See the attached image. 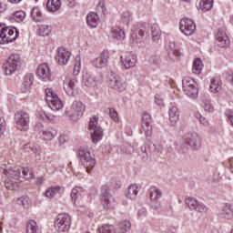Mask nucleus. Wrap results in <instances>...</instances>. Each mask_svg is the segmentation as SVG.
I'll return each mask as SVG.
<instances>
[{
	"label": "nucleus",
	"mask_w": 233,
	"mask_h": 233,
	"mask_svg": "<svg viewBox=\"0 0 233 233\" xmlns=\"http://www.w3.org/2000/svg\"><path fill=\"white\" fill-rule=\"evenodd\" d=\"M4 174L7 177V179L5 181V188H8L9 190H14V188L17 187V184L21 179V167H8L4 170Z\"/></svg>",
	"instance_id": "obj_1"
},
{
	"label": "nucleus",
	"mask_w": 233,
	"mask_h": 233,
	"mask_svg": "<svg viewBox=\"0 0 233 233\" xmlns=\"http://www.w3.org/2000/svg\"><path fill=\"white\" fill-rule=\"evenodd\" d=\"M78 156L83 167H85V168L87 170V173L90 174V170L95 168L96 164L94 155H92L88 147H80L78 148Z\"/></svg>",
	"instance_id": "obj_2"
},
{
	"label": "nucleus",
	"mask_w": 233,
	"mask_h": 233,
	"mask_svg": "<svg viewBox=\"0 0 233 233\" xmlns=\"http://www.w3.org/2000/svg\"><path fill=\"white\" fill-rule=\"evenodd\" d=\"M182 86L184 94L190 97L191 99H198L199 96V89L198 88V83L190 76H186L182 80Z\"/></svg>",
	"instance_id": "obj_3"
},
{
	"label": "nucleus",
	"mask_w": 233,
	"mask_h": 233,
	"mask_svg": "<svg viewBox=\"0 0 233 233\" xmlns=\"http://www.w3.org/2000/svg\"><path fill=\"white\" fill-rule=\"evenodd\" d=\"M34 130L43 141H52L57 136V130L54 127H46L42 123L35 124Z\"/></svg>",
	"instance_id": "obj_4"
},
{
	"label": "nucleus",
	"mask_w": 233,
	"mask_h": 233,
	"mask_svg": "<svg viewBox=\"0 0 233 233\" xmlns=\"http://www.w3.org/2000/svg\"><path fill=\"white\" fill-rule=\"evenodd\" d=\"M19 37V30L15 27H5V24H2L0 29V44L12 43Z\"/></svg>",
	"instance_id": "obj_5"
},
{
	"label": "nucleus",
	"mask_w": 233,
	"mask_h": 233,
	"mask_svg": "<svg viewBox=\"0 0 233 233\" xmlns=\"http://www.w3.org/2000/svg\"><path fill=\"white\" fill-rule=\"evenodd\" d=\"M16 128L21 132H26L30 128V115L25 111L19 110L15 113Z\"/></svg>",
	"instance_id": "obj_6"
},
{
	"label": "nucleus",
	"mask_w": 233,
	"mask_h": 233,
	"mask_svg": "<svg viewBox=\"0 0 233 233\" xmlns=\"http://www.w3.org/2000/svg\"><path fill=\"white\" fill-rule=\"evenodd\" d=\"M85 113V104L79 100H75L69 111L66 112L69 116L71 121H79L81 117H83V114Z\"/></svg>",
	"instance_id": "obj_7"
},
{
	"label": "nucleus",
	"mask_w": 233,
	"mask_h": 233,
	"mask_svg": "<svg viewBox=\"0 0 233 233\" xmlns=\"http://www.w3.org/2000/svg\"><path fill=\"white\" fill-rule=\"evenodd\" d=\"M46 101L51 110L56 112L57 110H61V108H63V101H61V98H59L57 94L54 93L52 89H46Z\"/></svg>",
	"instance_id": "obj_8"
},
{
	"label": "nucleus",
	"mask_w": 233,
	"mask_h": 233,
	"mask_svg": "<svg viewBox=\"0 0 233 233\" xmlns=\"http://www.w3.org/2000/svg\"><path fill=\"white\" fill-rule=\"evenodd\" d=\"M107 83L110 88L116 90V92H123L127 90V82L125 81V78L116 73H111L109 75Z\"/></svg>",
	"instance_id": "obj_9"
},
{
	"label": "nucleus",
	"mask_w": 233,
	"mask_h": 233,
	"mask_svg": "<svg viewBox=\"0 0 233 233\" xmlns=\"http://www.w3.org/2000/svg\"><path fill=\"white\" fill-rule=\"evenodd\" d=\"M21 65V56L19 55H12L4 65L5 76H12Z\"/></svg>",
	"instance_id": "obj_10"
},
{
	"label": "nucleus",
	"mask_w": 233,
	"mask_h": 233,
	"mask_svg": "<svg viewBox=\"0 0 233 233\" xmlns=\"http://www.w3.org/2000/svg\"><path fill=\"white\" fill-rule=\"evenodd\" d=\"M72 220L66 214H59L55 220V228L57 232H68Z\"/></svg>",
	"instance_id": "obj_11"
},
{
	"label": "nucleus",
	"mask_w": 233,
	"mask_h": 233,
	"mask_svg": "<svg viewBox=\"0 0 233 233\" xmlns=\"http://www.w3.org/2000/svg\"><path fill=\"white\" fill-rule=\"evenodd\" d=\"M120 61L124 70H130L131 68H136L137 56L136 54L127 53L121 56Z\"/></svg>",
	"instance_id": "obj_12"
},
{
	"label": "nucleus",
	"mask_w": 233,
	"mask_h": 233,
	"mask_svg": "<svg viewBox=\"0 0 233 233\" xmlns=\"http://www.w3.org/2000/svg\"><path fill=\"white\" fill-rule=\"evenodd\" d=\"M179 29L184 35H192L196 32V23L192 19L184 18L179 22Z\"/></svg>",
	"instance_id": "obj_13"
},
{
	"label": "nucleus",
	"mask_w": 233,
	"mask_h": 233,
	"mask_svg": "<svg viewBox=\"0 0 233 233\" xmlns=\"http://www.w3.org/2000/svg\"><path fill=\"white\" fill-rule=\"evenodd\" d=\"M186 205L190 208V210H195V212H199L200 214H205L208 210V208L205 206L202 202L198 201V199L187 197L186 198Z\"/></svg>",
	"instance_id": "obj_14"
},
{
	"label": "nucleus",
	"mask_w": 233,
	"mask_h": 233,
	"mask_svg": "<svg viewBox=\"0 0 233 233\" xmlns=\"http://www.w3.org/2000/svg\"><path fill=\"white\" fill-rule=\"evenodd\" d=\"M152 116L150 114L144 112L142 114V129L141 134H145L146 137L152 136Z\"/></svg>",
	"instance_id": "obj_15"
},
{
	"label": "nucleus",
	"mask_w": 233,
	"mask_h": 233,
	"mask_svg": "<svg viewBox=\"0 0 233 233\" xmlns=\"http://www.w3.org/2000/svg\"><path fill=\"white\" fill-rule=\"evenodd\" d=\"M77 83H78L77 78L65 76V78L63 79V86L67 96H74V92L77 90Z\"/></svg>",
	"instance_id": "obj_16"
},
{
	"label": "nucleus",
	"mask_w": 233,
	"mask_h": 233,
	"mask_svg": "<svg viewBox=\"0 0 233 233\" xmlns=\"http://www.w3.org/2000/svg\"><path fill=\"white\" fill-rule=\"evenodd\" d=\"M70 51L65 47H59L57 49V54L56 56V61L60 65V66H65L70 61Z\"/></svg>",
	"instance_id": "obj_17"
},
{
	"label": "nucleus",
	"mask_w": 233,
	"mask_h": 233,
	"mask_svg": "<svg viewBox=\"0 0 233 233\" xmlns=\"http://www.w3.org/2000/svg\"><path fill=\"white\" fill-rule=\"evenodd\" d=\"M36 76L42 81H50L52 73L50 72V66H48V64L44 63L38 66L36 69Z\"/></svg>",
	"instance_id": "obj_18"
},
{
	"label": "nucleus",
	"mask_w": 233,
	"mask_h": 233,
	"mask_svg": "<svg viewBox=\"0 0 233 233\" xmlns=\"http://www.w3.org/2000/svg\"><path fill=\"white\" fill-rule=\"evenodd\" d=\"M110 199H112V195L108 193V186H102L100 203L104 207V208H112V201Z\"/></svg>",
	"instance_id": "obj_19"
},
{
	"label": "nucleus",
	"mask_w": 233,
	"mask_h": 233,
	"mask_svg": "<svg viewBox=\"0 0 233 233\" xmlns=\"http://www.w3.org/2000/svg\"><path fill=\"white\" fill-rule=\"evenodd\" d=\"M109 54L107 51H102L100 56L93 60L92 65L95 68H105L108 65Z\"/></svg>",
	"instance_id": "obj_20"
},
{
	"label": "nucleus",
	"mask_w": 233,
	"mask_h": 233,
	"mask_svg": "<svg viewBox=\"0 0 233 233\" xmlns=\"http://www.w3.org/2000/svg\"><path fill=\"white\" fill-rule=\"evenodd\" d=\"M215 43L218 46H220V48H227L228 46H230V39H228V35H227L225 31L218 32Z\"/></svg>",
	"instance_id": "obj_21"
},
{
	"label": "nucleus",
	"mask_w": 233,
	"mask_h": 233,
	"mask_svg": "<svg viewBox=\"0 0 233 233\" xmlns=\"http://www.w3.org/2000/svg\"><path fill=\"white\" fill-rule=\"evenodd\" d=\"M82 80L84 85L88 88H92V86H96L97 83H99V77L88 73L83 72Z\"/></svg>",
	"instance_id": "obj_22"
},
{
	"label": "nucleus",
	"mask_w": 233,
	"mask_h": 233,
	"mask_svg": "<svg viewBox=\"0 0 233 233\" xmlns=\"http://www.w3.org/2000/svg\"><path fill=\"white\" fill-rule=\"evenodd\" d=\"M143 35H145V31L143 30L133 31L129 36L130 46H137V45L143 43Z\"/></svg>",
	"instance_id": "obj_23"
},
{
	"label": "nucleus",
	"mask_w": 233,
	"mask_h": 233,
	"mask_svg": "<svg viewBox=\"0 0 233 233\" xmlns=\"http://www.w3.org/2000/svg\"><path fill=\"white\" fill-rule=\"evenodd\" d=\"M187 143L193 150H198L201 147V138L198 133L188 134Z\"/></svg>",
	"instance_id": "obj_24"
},
{
	"label": "nucleus",
	"mask_w": 233,
	"mask_h": 233,
	"mask_svg": "<svg viewBox=\"0 0 233 233\" xmlns=\"http://www.w3.org/2000/svg\"><path fill=\"white\" fill-rule=\"evenodd\" d=\"M169 123L171 127H177V122L179 121V110L177 106H171L168 110Z\"/></svg>",
	"instance_id": "obj_25"
},
{
	"label": "nucleus",
	"mask_w": 233,
	"mask_h": 233,
	"mask_svg": "<svg viewBox=\"0 0 233 233\" xmlns=\"http://www.w3.org/2000/svg\"><path fill=\"white\" fill-rule=\"evenodd\" d=\"M100 23L99 15L96 12H90L86 15V25L89 28H97Z\"/></svg>",
	"instance_id": "obj_26"
},
{
	"label": "nucleus",
	"mask_w": 233,
	"mask_h": 233,
	"mask_svg": "<svg viewBox=\"0 0 233 233\" xmlns=\"http://www.w3.org/2000/svg\"><path fill=\"white\" fill-rule=\"evenodd\" d=\"M219 216L224 219H233V205L225 204L219 210Z\"/></svg>",
	"instance_id": "obj_27"
},
{
	"label": "nucleus",
	"mask_w": 233,
	"mask_h": 233,
	"mask_svg": "<svg viewBox=\"0 0 233 233\" xmlns=\"http://www.w3.org/2000/svg\"><path fill=\"white\" fill-rule=\"evenodd\" d=\"M168 57L171 59V61H177V59H179V56H181V52L179 51V47L176 46V44L171 43L169 45V49L167 51Z\"/></svg>",
	"instance_id": "obj_28"
},
{
	"label": "nucleus",
	"mask_w": 233,
	"mask_h": 233,
	"mask_svg": "<svg viewBox=\"0 0 233 233\" xmlns=\"http://www.w3.org/2000/svg\"><path fill=\"white\" fill-rule=\"evenodd\" d=\"M140 190H141L140 185L131 184L127 188V198H128L129 199H136Z\"/></svg>",
	"instance_id": "obj_29"
},
{
	"label": "nucleus",
	"mask_w": 233,
	"mask_h": 233,
	"mask_svg": "<svg viewBox=\"0 0 233 233\" xmlns=\"http://www.w3.org/2000/svg\"><path fill=\"white\" fill-rule=\"evenodd\" d=\"M34 79V76L32 74H27L23 77L22 81V92H28L32 88V84Z\"/></svg>",
	"instance_id": "obj_30"
},
{
	"label": "nucleus",
	"mask_w": 233,
	"mask_h": 233,
	"mask_svg": "<svg viewBox=\"0 0 233 233\" xmlns=\"http://www.w3.org/2000/svg\"><path fill=\"white\" fill-rule=\"evenodd\" d=\"M210 91L213 92V94H218V92H221L222 84H221V78L215 76L211 78V84H210Z\"/></svg>",
	"instance_id": "obj_31"
},
{
	"label": "nucleus",
	"mask_w": 233,
	"mask_h": 233,
	"mask_svg": "<svg viewBox=\"0 0 233 233\" xmlns=\"http://www.w3.org/2000/svg\"><path fill=\"white\" fill-rule=\"evenodd\" d=\"M62 192H65V187L56 186L49 187L46 191L45 195L46 198H49V199H52L53 198H56V194H62Z\"/></svg>",
	"instance_id": "obj_32"
},
{
	"label": "nucleus",
	"mask_w": 233,
	"mask_h": 233,
	"mask_svg": "<svg viewBox=\"0 0 233 233\" xmlns=\"http://www.w3.org/2000/svg\"><path fill=\"white\" fill-rule=\"evenodd\" d=\"M149 195H150V199L152 203H157V201L161 199L163 193L161 192V189L156 187H151L149 189Z\"/></svg>",
	"instance_id": "obj_33"
},
{
	"label": "nucleus",
	"mask_w": 233,
	"mask_h": 233,
	"mask_svg": "<svg viewBox=\"0 0 233 233\" xmlns=\"http://www.w3.org/2000/svg\"><path fill=\"white\" fill-rule=\"evenodd\" d=\"M17 205L23 207L25 210L32 208V199L28 196H22L17 199Z\"/></svg>",
	"instance_id": "obj_34"
},
{
	"label": "nucleus",
	"mask_w": 233,
	"mask_h": 233,
	"mask_svg": "<svg viewBox=\"0 0 233 233\" xmlns=\"http://www.w3.org/2000/svg\"><path fill=\"white\" fill-rule=\"evenodd\" d=\"M111 35L117 41H123L125 39V31L121 27L115 26L111 29Z\"/></svg>",
	"instance_id": "obj_35"
},
{
	"label": "nucleus",
	"mask_w": 233,
	"mask_h": 233,
	"mask_svg": "<svg viewBox=\"0 0 233 233\" xmlns=\"http://www.w3.org/2000/svg\"><path fill=\"white\" fill-rule=\"evenodd\" d=\"M85 192V189L83 187H74L71 191V201L74 205L77 202V199L80 198V196L83 195Z\"/></svg>",
	"instance_id": "obj_36"
},
{
	"label": "nucleus",
	"mask_w": 233,
	"mask_h": 233,
	"mask_svg": "<svg viewBox=\"0 0 233 233\" xmlns=\"http://www.w3.org/2000/svg\"><path fill=\"white\" fill-rule=\"evenodd\" d=\"M46 8L48 12H57L61 8V0H48Z\"/></svg>",
	"instance_id": "obj_37"
},
{
	"label": "nucleus",
	"mask_w": 233,
	"mask_h": 233,
	"mask_svg": "<svg viewBox=\"0 0 233 233\" xmlns=\"http://www.w3.org/2000/svg\"><path fill=\"white\" fill-rule=\"evenodd\" d=\"M90 132L93 143H97V141H101V139L103 138V129L101 128V127L92 129Z\"/></svg>",
	"instance_id": "obj_38"
},
{
	"label": "nucleus",
	"mask_w": 233,
	"mask_h": 233,
	"mask_svg": "<svg viewBox=\"0 0 233 233\" xmlns=\"http://www.w3.org/2000/svg\"><path fill=\"white\" fill-rule=\"evenodd\" d=\"M151 37L152 41L157 42L159 39H161V29L159 28V25H153L151 26Z\"/></svg>",
	"instance_id": "obj_39"
},
{
	"label": "nucleus",
	"mask_w": 233,
	"mask_h": 233,
	"mask_svg": "<svg viewBox=\"0 0 233 233\" xmlns=\"http://www.w3.org/2000/svg\"><path fill=\"white\" fill-rule=\"evenodd\" d=\"M151 66L154 70H157L163 66V60L161 59V56H155L150 58L149 60Z\"/></svg>",
	"instance_id": "obj_40"
},
{
	"label": "nucleus",
	"mask_w": 233,
	"mask_h": 233,
	"mask_svg": "<svg viewBox=\"0 0 233 233\" xmlns=\"http://www.w3.org/2000/svg\"><path fill=\"white\" fill-rule=\"evenodd\" d=\"M202 70H203V61L201 60V58L195 59L192 66L193 74H196L198 76L201 74Z\"/></svg>",
	"instance_id": "obj_41"
},
{
	"label": "nucleus",
	"mask_w": 233,
	"mask_h": 233,
	"mask_svg": "<svg viewBox=\"0 0 233 233\" xmlns=\"http://www.w3.org/2000/svg\"><path fill=\"white\" fill-rule=\"evenodd\" d=\"M212 6H214V0H201L199 2V8L202 12L212 10Z\"/></svg>",
	"instance_id": "obj_42"
},
{
	"label": "nucleus",
	"mask_w": 233,
	"mask_h": 233,
	"mask_svg": "<svg viewBox=\"0 0 233 233\" xmlns=\"http://www.w3.org/2000/svg\"><path fill=\"white\" fill-rule=\"evenodd\" d=\"M200 105L206 112H214V106L210 104V98L208 96L201 99Z\"/></svg>",
	"instance_id": "obj_43"
},
{
	"label": "nucleus",
	"mask_w": 233,
	"mask_h": 233,
	"mask_svg": "<svg viewBox=\"0 0 233 233\" xmlns=\"http://www.w3.org/2000/svg\"><path fill=\"white\" fill-rule=\"evenodd\" d=\"M31 17L35 23H41L43 21V15L38 7H34L31 11Z\"/></svg>",
	"instance_id": "obj_44"
},
{
	"label": "nucleus",
	"mask_w": 233,
	"mask_h": 233,
	"mask_svg": "<svg viewBox=\"0 0 233 233\" xmlns=\"http://www.w3.org/2000/svg\"><path fill=\"white\" fill-rule=\"evenodd\" d=\"M26 233H39V226L35 220H29L26 224Z\"/></svg>",
	"instance_id": "obj_45"
},
{
	"label": "nucleus",
	"mask_w": 233,
	"mask_h": 233,
	"mask_svg": "<svg viewBox=\"0 0 233 233\" xmlns=\"http://www.w3.org/2000/svg\"><path fill=\"white\" fill-rule=\"evenodd\" d=\"M51 32H52V25H41L38 26V34L42 37H46L47 35H50Z\"/></svg>",
	"instance_id": "obj_46"
},
{
	"label": "nucleus",
	"mask_w": 233,
	"mask_h": 233,
	"mask_svg": "<svg viewBox=\"0 0 233 233\" xmlns=\"http://www.w3.org/2000/svg\"><path fill=\"white\" fill-rule=\"evenodd\" d=\"M97 233H116V228L110 224H105L98 228Z\"/></svg>",
	"instance_id": "obj_47"
},
{
	"label": "nucleus",
	"mask_w": 233,
	"mask_h": 233,
	"mask_svg": "<svg viewBox=\"0 0 233 233\" xmlns=\"http://www.w3.org/2000/svg\"><path fill=\"white\" fill-rule=\"evenodd\" d=\"M131 227H132V224L130 223V220H122L118 223V228L121 233L128 232Z\"/></svg>",
	"instance_id": "obj_48"
},
{
	"label": "nucleus",
	"mask_w": 233,
	"mask_h": 233,
	"mask_svg": "<svg viewBox=\"0 0 233 233\" xmlns=\"http://www.w3.org/2000/svg\"><path fill=\"white\" fill-rule=\"evenodd\" d=\"M24 148L25 150H31L32 152H34V154H36L39 156V154H41V146H39L38 144H26L25 146H24Z\"/></svg>",
	"instance_id": "obj_49"
},
{
	"label": "nucleus",
	"mask_w": 233,
	"mask_h": 233,
	"mask_svg": "<svg viewBox=\"0 0 233 233\" xmlns=\"http://www.w3.org/2000/svg\"><path fill=\"white\" fill-rule=\"evenodd\" d=\"M25 17H26V13H25V11L23 10L16 11L13 15V19H15L16 23H21V21H25Z\"/></svg>",
	"instance_id": "obj_50"
},
{
	"label": "nucleus",
	"mask_w": 233,
	"mask_h": 233,
	"mask_svg": "<svg viewBox=\"0 0 233 233\" xmlns=\"http://www.w3.org/2000/svg\"><path fill=\"white\" fill-rule=\"evenodd\" d=\"M195 117L198 119V121H199V123H201V125H203V127H210V122H208L201 113L195 112Z\"/></svg>",
	"instance_id": "obj_51"
},
{
	"label": "nucleus",
	"mask_w": 233,
	"mask_h": 233,
	"mask_svg": "<svg viewBox=\"0 0 233 233\" xmlns=\"http://www.w3.org/2000/svg\"><path fill=\"white\" fill-rule=\"evenodd\" d=\"M5 128L6 122L5 121V115L3 114V110H0V137L5 134Z\"/></svg>",
	"instance_id": "obj_52"
},
{
	"label": "nucleus",
	"mask_w": 233,
	"mask_h": 233,
	"mask_svg": "<svg viewBox=\"0 0 233 233\" xmlns=\"http://www.w3.org/2000/svg\"><path fill=\"white\" fill-rule=\"evenodd\" d=\"M79 72H81V56H76L73 74L74 76H78Z\"/></svg>",
	"instance_id": "obj_53"
},
{
	"label": "nucleus",
	"mask_w": 233,
	"mask_h": 233,
	"mask_svg": "<svg viewBox=\"0 0 233 233\" xmlns=\"http://www.w3.org/2000/svg\"><path fill=\"white\" fill-rule=\"evenodd\" d=\"M41 117L43 121H46L47 123H52V121H56V116L48 114L46 112H43L41 114Z\"/></svg>",
	"instance_id": "obj_54"
},
{
	"label": "nucleus",
	"mask_w": 233,
	"mask_h": 233,
	"mask_svg": "<svg viewBox=\"0 0 233 233\" xmlns=\"http://www.w3.org/2000/svg\"><path fill=\"white\" fill-rule=\"evenodd\" d=\"M109 117L114 121L115 123L119 122V115H117V111L114 109V107L109 108Z\"/></svg>",
	"instance_id": "obj_55"
},
{
	"label": "nucleus",
	"mask_w": 233,
	"mask_h": 233,
	"mask_svg": "<svg viewBox=\"0 0 233 233\" xmlns=\"http://www.w3.org/2000/svg\"><path fill=\"white\" fill-rule=\"evenodd\" d=\"M123 154H127V156H130L132 152H134V147L129 143L124 144V146L121 148Z\"/></svg>",
	"instance_id": "obj_56"
},
{
	"label": "nucleus",
	"mask_w": 233,
	"mask_h": 233,
	"mask_svg": "<svg viewBox=\"0 0 233 233\" xmlns=\"http://www.w3.org/2000/svg\"><path fill=\"white\" fill-rule=\"evenodd\" d=\"M98 119L96 116H92L89 121V130H94L99 128Z\"/></svg>",
	"instance_id": "obj_57"
},
{
	"label": "nucleus",
	"mask_w": 233,
	"mask_h": 233,
	"mask_svg": "<svg viewBox=\"0 0 233 233\" xmlns=\"http://www.w3.org/2000/svg\"><path fill=\"white\" fill-rule=\"evenodd\" d=\"M20 172L23 174V177L25 179H32L33 177V173L28 169V167H22L20 168Z\"/></svg>",
	"instance_id": "obj_58"
},
{
	"label": "nucleus",
	"mask_w": 233,
	"mask_h": 233,
	"mask_svg": "<svg viewBox=\"0 0 233 233\" xmlns=\"http://www.w3.org/2000/svg\"><path fill=\"white\" fill-rule=\"evenodd\" d=\"M121 19H122V21H124V23L126 25H128V23H130V21H132V13H130L128 11L124 12L122 14Z\"/></svg>",
	"instance_id": "obj_59"
},
{
	"label": "nucleus",
	"mask_w": 233,
	"mask_h": 233,
	"mask_svg": "<svg viewBox=\"0 0 233 233\" xmlns=\"http://www.w3.org/2000/svg\"><path fill=\"white\" fill-rule=\"evenodd\" d=\"M139 156L142 161H147V159H148V155L147 154V147L142 146L140 147Z\"/></svg>",
	"instance_id": "obj_60"
},
{
	"label": "nucleus",
	"mask_w": 233,
	"mask_h": 233,
	"mask_svg": "<svg viewBox=\"0 0 233 233\" xmlns=\"http://www.w3.org/2000/svg\"><path fill=\"white\" fill-rule=\"evenodd\" d=\"M225 116L228 118V123H230V125L233 127V111H232V109H227L225 111Z\"/></svg>",
	"instance_id": "obj_61"
},
{
	"label": "nucleus",
	"mask_w": 233,
	"mask_h": 233,
	"mask_svg": "<svg viewBox=\"0 0 233 233\" xmlns=\"http://www.w3.org/2000/svg\"><path fill=\"white\" fill-rule=\"evenodd\" d=\"M155 103L158 106H165V104L163 103V97H161V96L157 95L155 96Z\"/></svg>",
	"instance_id": "obj_62"
},
{
	"label": "nucleus",
	"mask_w": 233,
	"mask_h": 233,
	"mask_svg": "<svg viewBox=\"0 0 233 233\" xmlns=\"http://www.w3.org/2000/svg\"><path fill=\"white\" fill-rule=\"evenodd\" d=\"M6 10V0H0V14Z\"/></svg>",
	"instance_id": "obj_63"
},
{
	"label": "nucleus",
	"mask_w": 233,
	"mask_h": 233,
	"mask_svg": "<svg viewBox=\"0 0 233 233\" xmlns=\"http://www.w3.org/2000/svg\"><path fill=\"white\" fill-rule=\"evenodd\" d=\"M226 79L229 83H231V85H233V72L232 71L226 73Z\"/></svg>",
	"instance_id": "obj_64"
}]
</instances>
